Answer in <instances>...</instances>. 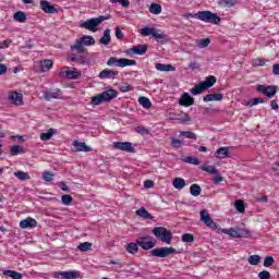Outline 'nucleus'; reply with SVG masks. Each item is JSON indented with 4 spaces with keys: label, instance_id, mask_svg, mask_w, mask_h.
Returning a JSON list of instances; mask_svg holds the SVG:
<instances>
[{
    "label": "nucleus",
    "instance_id": "a19ab883",
    "mask_svg": "<svg viewBox=\"0 0 279 279\" xmlns=\"http://www.w3.org/2000/svg\"><path fill=\"white\" fill-rule=\"evenodd\" d=\"M92 247H93V243L84 242L77 246V250H80V252H90Z\"/></svg>",
    "mask_w": 279,
    "mask_h": 279
},
{
    "label": "nucleus",
    "instance_id": "2f4dec72",
    "mask_svg": "<svg viewBox=\"0 0 279 279\" xmlns=\"http://www.w3.org/2000/svg\"><path fill=\"white\" fill-rule=\"evenodd\" d=\"M238 239H247L250 236V230L245 228H235Z\"/></svg>",
    "mask_w": 279,
    "mask_h": 279
},
{
    "label": "nucleus",
    "instance_id": "2eb2a0df",
    "mask_svg": "<svg viewBox=\"0 0 279 279\" xmlns=\"http://www.w3.org/2000/svg\"><path fill=\"white\" fill-rule=\"evenodd\" d=\"M126 56H145L147 53V46L140 45L137 47L125 50Z\"/></svg>",
    "mask_w": 279,
    "mask_h": 279
},
{
    "label": "nucleus",
    "instance_id": "1a4fd4ad",
    "mask_svg": "<svg viewBox=\"0 0 279 279\" xmlns=\"http://www.w3.org/2000/svg\"><path fill=\"white\" fill-rule=\"evenodd\" d=\"M255 90L262 93V95H265L268 99H274L278 93V87L276 85H256Z\"/></svg>",
    "mask_w": 279,
    "mask_h": 279
},
{
    "label": "nucleus",
    "instance_id": "bb28decb",
    "mask_svg": "<svg viewBox=\"0 0 279 279\" xmlns=\"http://www.w3.org/2000/svg\"><path fill=\"white\" fill-rule=\"evenodd\" d=\"M173 189H177V191H182L184 186H186V181L183 178H175L172 181Z\"/></svg>",
    "mask_w": 279,
    "mask_h": 279
},
{
    "label": "nucleus",
    "instance_id": "473e14b6",
    "mask_svg": "<svg viewBox=\"0 0 279 279\" xmlns=\"http://www.w3.org/2000/svg\"><path fill=\"white\" fill-rule=\"evenodd\" d=\"M129 254H136L138 252V240L136 242H131L125 247Z\"/></svg>",
    "mask_w": 279,
    "mask_h": 279
},
{
    "label": "nucleus",
    "instance_id": "79ce46f5",
    "mask_svg": "<svg viewBox=\"0 0 279 279\" xmlns=\"http://www.w3.org/2000/svg\"><path fill=\"white\" fill-rule=\"evenodd\" d=\"M23 149H24L23 146L15 145L11 147L10 154L11 156H19V154L23 153Z\"/></svg>",
    "mask_w": 279,
    "mask_h": 279
},
{
    "label": "nucleus",
    "instance_id": "20e7f679",
    "mask_svg": "<svg viewBox=\"0 0 279 279\" xmlns=\"http://www.w3.org/2000/svg\"><path fill=\"white\" fill-rule=\"evenodd\" d=\"M151 232L156 239L161 241V243L171 245V241H173V233L170 230L165 227H155Z\"/></svg>",
    "mask_w": 279,
    "mask_h": 279
},
{
    "label": "nucleus",
    "instance_id": "f03ea898",
    "mask_svg": "<svg viewBox=\"0 0 279 279\" xmlns=\"http://www.w3.org/2000/svg\"><path fill=\"white\" fill-rule=\"evenodd\" d=\"M119 93L117 90L109 88L97 96L92 97L93 106H99L101 104H106L108 101H112V99H117Z\"/></svg>",
    "mask_w": 279,
    "mask_h": 279
},
{
    "label": "nucleus",
    "instance_id": "f3484780",
    "mask_svg": "<svg viewBox=\"0 0 279 279\" xmlns=\"http://www.w3.org/2000/svg\"><path fill=\"white\" fill-rule=\"evenodd\" d=\"M10 104L14 106H23V94L17 92H10L8 96Z\"/></svg>",
    "mask_w": 279,
    "mask_h": 279
},
{
    "label": "nucleus",
    "instance_id": "c85d7f7f",
    "mask_svg": "<svg viewBox=\"0 0 279 279\" xmlns=\"http://www.w3.org/2000/svg\"><path fill=\"white\" fill-rule=\"evenodd\" d=\"M58 131L56 129H49L46 133L40 134V141H51L53 134H57Z\"/></svg>",
    "mask_w": 279,
    "mask_h": 279
},
{
    "label": "nucleus",
    "instance_id": "6ab92c4d",
    "mask_svg": "<svg viewBox=\"0 0 279 279\" xmlns=\"http://www.w3.org/2000/svg\"><path fill=\"white\" fill-rule=\"evenodd\" d=\"M36 226H38V221H36V219H34L32 217H28V218L20 221V228H22V230L36 228Z\"/></svg>",
    "mask_w": 279,
    "mask_h": 279
},
{
    "label": "nucleus",
    "instance_id": "de8ad7c7",
    "mask_svg": "<svg viewBox=\"0 0 279 279\" xmlns=\"http://www.w3.org/2000/svg\"><path fill=\"white\" fill-rule=\"evenodd\" d=\"M184 162H186L187 165H199V159H197V157H193V156H189L184 158Z\"/></svg>",
    "mask_w": 279,
    "mask_h": 279
},
{
    "label": "nucleus",
    "instance_id": "f704fd0d",
    "mask_svg": "<svg viewBox=\"0 0 279 279\" xmlns=\"http://www.w3.org/2000/svg\"><path fill=\"white\" fill-rule=\"evenodd\" d=\"M138 104L140 106H143L146 110H149V108H151V100H149V98L145 96H141L138 98Z\"/></svg>",
    "mask_w": 279,
    "mask_h": 279
},
{
    "label": "nucleus",
    "instance_id": "4be33fe9",
    "mask_svg": "<svg viewBox=\"0 0 279 279\" xmlns=\"http://www.w3.org/2000/svg\"><path fill=\"white\" fill-rule=\"evenodd\" d=\"M155 69L157 71H160L161 73H169L171 71H175V68L171 64H165V63H156Z\"/></svg>",
    "mask_w": 279,
    "mask_h": 279
},
{
    "label": "nucleus",
    "instance_id": "4468645a",
    "mask_svg": "<svg viewBox=\"0 0 279 279\" xmlns=\"http://www.w3.org/2000/svg\"><path fill=\"white\" fill-rule=\"evenodd\" d=\"M82 276V272L77 270L72 271H59L53 275V278H61V279H77Z\"/></svg>",
    "mask_w": 279,
    "mask_h": 279
},
{
    "label": "nucleus",
    "instance_id": "864d4df0",
    "mask_svg": "<svg viewBox=\"0 0 279 279\" xmlns=\"http://www.w3.org/2000/svg\"><path fill=\"white\" fill-rule=\"evenodd\" d=\"M201 169L203 171H206L207 173H211V174L217 173V168H215L214 166H202Z\"/></svg>",
    "mask_w": 279,
    "mask_h": 279
},
{
    "label": "nucleus",
    "instance_id": "8fccbe9b",
    "mask_svg": "<svg viewBox=\"0 0 279 279\" xmlns=\"http://www.w3.org/2000/svg\"><path fill=\"white\" fill-rule=\"evenodd\" d=\"M181 240L183 243H193V241H195V236H193L191 233H184Z\"/></svg>",
    "mask_w": 279,
    "mask_h": 279
},
{
    "label": "nucleus",
    "instance_id": "69168bd1",
    "mask_svg": "<svg viewBox=\"0 0 279 279\" xmlns=\"http://www.w3.org/2000/svg\"><path fill=\"white\" fill-rule=\"evenodd\" d=\"M125 35H123V32L121 31L120 27L116 28V37L118 38V40H123Z\"/></svg>",
    "mask_w": 279,
    "mask_h": 279
},
{
    "label": "nucleus",
    "instance_id": "0eeeda50",
    "mask_svg": "<svg viewBox=\"0 0 279 279\" xmlns=\"http://www.w3.org/2000/svg\"><path fill=\"white\" fill-rule=\"evenodd\" d=\"M171 254H178V250L169 246L157 247L150 251V255L155 258H167V256H171Z\"/></svg>",
    "mask_w": 279,
    "mask_h": 279
},
{
    "label": "nucleus",
    "instance_id": "0e129e2a",
    "mask_svg": "<svg viewBox=\"0 0 279 279\" xmlns=\"http://www.w3.org/2000/svg\"><path fill=\"white\" fill-rule=\"evenodd\" d=\"M265 59H255L253 61V66H265Z\"/></svg>",
    "mask_w": 279,
    "mask_h": 279
},
{
    "label": "nucleus",
    "instance_id": "e433bc0d",
    "mask_svg": "<svg viewBox=\"0 0 279 279\" xmlns=\"http://www.w3.org/2000/svg\"><path fill=\"white\" fill-rule=\"evenodd\" d=\"M148 10L150 14H155V15L162 13V7L158 3H151Z\"/></svg>",
    "mask_w": 279,
    "mask_h": 279
},
{
    "label": "nucleus",
    "instance_id": "7c9ffc66",
    "mask_svg": "<svg viewBox=\"0 0 279 279\" xmlns=\"http://www.w3.org/2000/svg\"><path fill=\"white\" fill-rule=\"evenodd\" d=\"M229 154H230V150L228 149V147H220L217 149L215 156L216 158L223 159V158H228Z\"/></svg>",
    "mask_w": 279,
    "mask_h": 279
},
{
    "label": "nucleus",
    "instance_id": "09e8293b",
    "mask_svg": "<svg viewBox=\"0 0 279 279\" xmlns=\"http://www.w3.org/2000/svg\"><path fill=\"white\" fill-rule=\"evenodd\" d=\"M235 210H238V213H245V203L241 199L235 201Z\"/></svg>",
    "mask_w": 279,
    "mask_h": 279
},
{
    "label": "nucleus",
    "instance_id": "72a5a7b5",
    "mask_svg": "<svg viewBox=\"0 0 279 279\" xmlns=\"http://www.w3.org/2000/svg\"><path fill=\"white\" fill-rule=\"evenodd\" d=\"M70 60L72 62H76L77 64H88V60L86 59V57L84 56H75V54H72Z\"/></svg>",
    "mask_w": 279,
    "mask_h": 279
},
{
    "label": "nucleus",
    "instance_id": "a211bd4d",
    "mask_svg": "<svg viewBox=\"0 0 279 279\" xmlns=\"http://www.w3.org/2000/svg\"><path fill=\"white\" fill-rule=\"evenodd\" d=\"M40 10H43V12H45V14H56L58 12V9H56V7H53L47 0L40 1Z\"/></svg>",
    "mask_w": 279,
    "mask_h": 279
},
{
    "label": "nucleus",
    "instance_id": "13d9d810",
    "mask_svg": "<svg viewBox=\"0 0 279 279\" xmlns=\"http://www.w3.org/2000/svg\"><path fill=\"white\" fill-rule=\"evenodd\" d=\"M208 45H210V39H208V38L201 39L198 43L199 49H206V47H208Z\"/></svg>",
    "mask_w": 279,
    "mask_h": 279
},
{
    "label": "nucleus",
    "instance_id": "a878e982",
    "mask_svg": "<svg viewBox=\"0 0 279 279\" xmlns=\"http://www.w3.org/2000/svg\"><path fill=\"white\" fill-rule=\"evenodd\" d=\"M201 84H203L205 90H208V88H213V86H215V84H217V77H215L213 75L207 76L204 82H201Z\"/></svg>",
    "mask_w": 279,
    "mask_h": 279
},
{
    "label": "nucleus",
    "instance_id": "dca6fc26",
    "mask_svg": "<svg viewBox=\"0 0 279 279\" xmlns=\"http://www.w3.org/2000/svg\"><path fill=\"white\" fill-rule=\"evenodd\" d=\"M114 149H120V151H128L129 154H134V146L130 142H116L113 143Z\"/></svg>",
    "mask_w": 279,
    "mask_h": 279
},
{
    "label": "nucleus",
    "instance_id": "c03bdc74",
    "mask_svg": "<svg viewBox=\"0 0 279 279\" xmlns=\"http://www.w3.org/2000/svg\"><path fill=\"white\" fill-rule=\"evenodd\" d=\"M180 136H185V138H191L192 141H197V135L191 131H182Z\"/></svg>",
    "mask_w": 279,
    "mask_h": 279
},
{
    "label": "nucleus",
    "instance_id": "58836bf2",
    "mask_svg": "<svg viewBox=\"0 0 279 279\" xmlns=\"http://www.w3.org/2000/svg\"><path fill=\"white\" fill-rule=\"evenodd\" d=\"M153 38H155L156 40H165V38H167V35H165V33H162V31L157 29V28H153V34H151Z\"/></svg>",
    "mask_w": 279,
    "mask_h": 279
},
{
    "label": "nucleus",
    "instance_id": "4d7b16f0",
    "mask_svg": "<svg viewBox=\"0 0 279 279\" xmlns=\"http://www.w3.org/2000/svg\"><path fill=\"white\" fill-rule=\"evenodd\" d=\"M274 263H276V260L274 259V257L271 256H267L264 259V267H271V265H274Z\"/></svg>",
    "mask_w": 279,
    "mask_h": 279
},
{
    "label": "nucleus",
    "instance_id": "393cba45",
    "mask_svg": "<svg viewBox=\"0 0 279 279\" xmlns=\"http://www.w3.org/2000/svg\"><path fill=\"white\" fill-rule=\"evenodd\" d=\"M135 214L137 215V217H141L142 219H146L150 221L154 220V216H151V214H149V211H147L145 207L137 209Z\"/></svg>",
    "mask_w": 279,
    "mask_h": 279
},
{
    "label": "nucleus",
    "instance_id": "cd10ccee",
    "mask_svg": "<svg viewBox=\"0 0 279 279\" xmlns=\"http://www.w3.org/2000/svg\"><path fill=\"white\" fill-rule=\"evenodd\" d=\"M190 195H192V197H199V195H202V186H199V184H192L190 186Z\"/></svg>",
    "mask_w": 279,
    "mask_h": 279
},
{
    "label": "nucleus",
    "instance_id": "338daca9",
    "mask_svg": "<svg viewBox=\"0 0 279 279\" xmlns=\"http://www.w3.org/2000/svg\"><path fill=\"white\" fill-rule=\"evenodd\" d=\"M180 123H189L191 121V116L184 113L183 117L179 118Z\"/></svg>",
    "mask_w": 279,
    "mask_h": 279
},
{
    "label": "nucleus",
    "instance_id": "ddd939ff",
    "mask_svg": "<svg viewBox=\"0 0 279 279\" xmlns=\"http://www.w3.org/2000/svg\"><path fill=\"white\" fill-rule=\"evenodd\" d=\"M201 221L210 230H217L218 228L217 222L213 220L210 214H208V210L206 209L201 210Z\"/></svg>",
    "mask_w": 279,
    "mask_h": 279
},
{
    "label": "nucleus",
    "instance_id": "4c0bfd02",
    "mask_svg": "<svg viewBox=\"0 0 279 279\" xmlns=\"http://www.w3.org/2000/svg\"><path fill=\"white\" fill-rule=\"evenodd\" d=\"M3 276H9L12 279H23V275L14 270H3Z\"/></svg>",
    "mask_w": 279,
    "mask_h": 279
},
{
    "label": "nucleus",
    "instance_id": "f8f14e48",
    "mask_svg": "<svg viewBox=\"0 0 279 279\" xmlns=\"http://www.w3.org/2000/svg\"><path fill=\"white\" fill-rule=\"evenodd\" d=\"M53 66V61L49 59L36 61L34 64V71L36 73H47Z\"/></svg>",
    "mask_w": 279,
    "mask_h": 279
},
{
    "label": "nucleus",
    "instance_id": "ea45409f",
    "mask_svg": "<svg viewBox=\"0 0 279 279\" xmlns=\"http://www.w3.org/2000/svg\"><path fill=\"white\" fill-rule=\"evenodd\" d=\"M204 90H206V89H205L203 83H199V84L195 85V86L191 89V93H192V95L195 96V95H202V93H204Z\"/></svg>",
    "mask_w": 279,
    "mask_h": 279
},
{
    "label": "nucleus",
    "instance_id": "6e6d98bb",
    "mask_svg": "<svg viewBox=\"0 0 279 279\" xmlns=\"http://www.w3.org/2000/svg\"><path fill=\"white\" fill-rule=\"evenodd\" d=\"M110 3H120L122 8H130V0H110Z\"/></svg>",
    "mask_w": 279,
    "mask_h": 279
},
{
    "label": "nucleus",
    "instance_id": "37998d69",
    "mask_svg": "<svg viewBox=\"0 0 279 279\" xmlns=\"http://www.w3.org/2000/svg\"><path fill=\"white\" fill-rule=\"evenodd\" d=\"M14 175L15 178H17V180H21L22 182H25V180H29V174L23 171H16L14 172Z\"/></svg>",
    "mask_w": 279,
    "mask_h": 279
},
{
    "label": "nucleus",
    "instance_id": "423d86ee",
    "mask_svg": "<svg viewBox=\"0 0 279 279\" xmlns=\"http://www.w3.org/2000/svg\"><path fill=\"white\" fill-rule=\"evenodd\" d=\"M108 66H119L120 69H125V66H136V60L110 57L107 61Z\"/></svg>",
    "mask_w": 279,
    "mask_h": 279
},
{
    "label": "nucleus",
    "instance_id": "603ef678",
    "mask_svg": "<svg viewBox=\"0 0 279 279\" xmlns=\"http://www.w3.org/2000/svg\"><path fill=\"white\" fill-rule=\"evenodd\" d=\"M153 33H154V27L146 26V27L140 29L141 36H151Z\"/></svg>",
    "mask_w": 279,
    "mask_h": 279
},
{
    "label": "nucleus",
    "instance_id": "f257e3e1",
    "mask_svg": "<svg viewBox=\"0 0 279 279\" xmlns=\"http://www.w3.org/2000/svg\"><path fill=\"white\" fill-rule=\"evenodd\" d=\"M109 19L110 15H100L98 17H92L81 23L80 27H82V29H87L88 32H93L95 34V32L99 31V25H101L104 21H109Z\"/></svg>",
    "mask_w": 279,
    "mask_h": 279
},
{
    "label": "nucleus",
    "instance_id": "3c124183",
    "mask_svg": "<svg viewBox=\"0 0 279 279\" xmlns=\"http://www.w3.org/2000/svg\"><path fill=\"white\" fill-rule=\"evenodd\" d=\"M259 263H260V257L258 255H251L248 257V264L250 265L256 266V265H259Z\"/></svg>",
    "mask_w": 279,
    "mask_h": 279
},
{
    "label": "nucleus",
    "instance_id": "5fc2aeb1",
    "mask_svg": "<svg viewBox=\"0 0 279 279\" xmlns=\"http://www.w3.org/2000/svg\"><path fill=\"white\" fill-rule=\"evenodd\" d=\"M258 104H265V99L263 98H253L247 102V106H258Z\"/></svg>",
    "mask_w": 279,
    "mask_h": 279
},
{
    "label": "nucleus",
    "instance_id": "49530a36",
    "mask_svg": "<svg viewBox=\"0 0 279 279\" xmlns=\"http://www.w3.org/2000/svg\"><path fill=\"white\" fill-rule=\"evenodd\" d=\"M221 232L223 234H228L229 236H232L233 239H238V236H236V228L222 229Z\"/></svg>",
    "mask_w": 279,
    "mask_h": 279
},
{
    "label": "nucleus",
    "instance_id": "e2e57ef3",
    "mask_svg": "<svg viewBox=\"0 0 279 279\" xmlns=\"http://www.w3.org/2000/svg\"><path fill=\"white\" fill-rule=\"evenodd\" d=\"M12 45V40L5 39L3 41H0V49H8Z\"/></svg>",
    "mask_w": 279,
    "mask_h": 279
},
{
    "label": "nucleus",
    "instance_id": "9d476101",
    "mask_svg": "<svg viewBox=\"0 0 279 279\" xmlns=\"http://www.w3.org/2000/svg\"><path fill=\"white\" fill-rule=\"evenodd\" d=\"M137 245L146 252L154 250V247H156V239L151 238L150 235L141 236L137 239Z\"/></svg>",
    "mask_w": 279,
    "mask_h": 279
},
{
    "label": "nucleus",
    "instance_id": "aec40b11",
    "mask_svg": "<svg viewBox=\"0 0 279 279\" xmlns=\"http://www.w3.org/2000/svg\"><path fill=\"white\" fill-rule=\"evenodd\" d=\"M179 104L180 106H184L185 108H189V106H193V104H195V99L191 97V94L184 93L179 99Z\"/></svg>",
    "mask_w": 279,
    "mask_h": 279
},
{
    "label": "nucleus",
    "instance_id": "a18cd8bd",
    "mask_svg": "<svg viewBox=\"0 0 279 279\" xmlns=\"http://www.w3.org/2000/svg\"><path fill=\"white\" fill-rule=\"evenodd\" d=\"M61 202L64 206H71V204L73 203V197L69 194H64L61 197Z\"/></svg>",
    "mask_w": 279,
    "mask_h": 279
},
{
    "label": "nucleus",
    "instance_id": "c756f323",
    "mask_svg": "<svg viewBox=\"0 0 279 279\" xmlns=\"http://www.w3.org/2000/svg\"><path fill=\"white\" fill-rule=\"evenodd\" d=\"M110 40H111L110 28H107L104 32V36L99 39V43H100V45L108 46V45H110Z\"/></svg>",
    "mask_w": 279,
    "mask_h": 279
},
{
    "label": "nucleus",
    "instance_id": "c9c22d12",
    "mask_svg": "<svg viewBox=\"0 0 279 279\" xmlns=\"http://www.w3.org/2000/svg\"><path fill=\"white\" fill-rule=\"evenodd\" d=\"M13 19L14 21H17V23H25V21H27V15L25 12L17 11L14 13Z\"/></svg>",
    "mask_w": 279,
    "mask_h": 279
},
{
    "label": "nucleus",
    "instance_id": "b1692460",
    "mask_svg": "<svg viewBox=\"0 0 279 279\" xmlns=\"http://www.w3.org/2000/svg\"><path fill=\"white\" fill-rule=\"evenodd\" d=\"M223 100V95L222 94H209L204 96L203 101L205 104H208V101H222Z\"/></svg>",
    "mask_w": 279,
    "mask_h": 279
},
{
    "label": "nucleus",
    "instance_id": "6e6552de",
    "mask_svg": "<svg viewBox=\"0 0 279 279\" xmlns=\"http://www.w3.org/2000/svg\"><path fill=\"white\" fill-rule=\"evenodd\" d=\"M59 75L65 80H80L82 77V72L75 68L65 66L60 71Z\"/></svg>",
    "mask_w": 279,
    "mask_h": 279
},
{
    "label": "nucleus",
    "instance_id": "680f3d73",
    "mask_svg": "<svg viewBox=\"0 0 279 279\" xmlns=\"http://www.w3.org/2000/svg\"><path fill=\"white\" fill-rule=\"evenodd\" d=\"M259 279H269L271 278V274L267 270H263L258 274Z\"/></svg>",
    "mask_w": 279,
    "mask_h": 279
},
{
    "label": "nucleus",
    "instance_id": "9b49d317",
    "mask_svg": "<svg viewBox=\"0 0 279 279\" xmlns=\"http://www.w3.org/2000/svg\"><path fill=\"white\" fill-rule=\"evenodd\" d=\"M41 93L46 101H51V99H62V89L60 88H46Z\"/></svg>",
    "mask_w": 279,
    "mask_h": 279
},
{
    "label": "nucleus",
    "instance_id": "5701e85b",
    "mask_svg": "<svg viewBox=\"0 0 279 279\" xmlns=\"http://www.w3.org/2000/svg\"><path fill=\"white\" fill-rule=\"evenodd\" d=\"M119 75V72L112 71L110 69H105L99 73L100 80H110V77H114Z\"/></svg>",
    "mask_w": 279,
    "mask_h": 279
},
{
    "label": "nucleus",
    "instance_id": "052dcab7",
    "mask_svg": "<svg viewBox=\"0 0 279 279\" xmlns=\"http://www.w3.org/2000/svg\"><path fill=\"white\" fill-rule=\"evenodd\" d=\"M43 180H45V182H51V180H53V173L47 171L44 172Z\"/></svg>",
    "mask_w": 279,
    "mask_h": 279
},
{
    "label": "nucleus",
    "instance_id": "412c9836",
    "mask_svg": "<svg viewBox=\"0 0 279 279\" xmlns=\"http://www.w3.org/2000/svg\"><path fill=\"white\" fill-rule=\"evenodd\" d=\"M73 147H75L76 151H93V148L87 146L86 143L80 142L77 140L73 142Z\"/></svg>",
    "mask_w": 279,
    "mask_h": 279
},
{
    "label": "nucleus",
    "instance_id": "39448f33",
    "mask_svg": "<svg viewBox=\"0 0 279 279\" xmlns=\"http://www.w3.org/2000/svg\"><path fill=\"white\" fill-rule=\"evenodd\" d=\"M95 45V38L90 35H85L78 39H76L75 44L70 47L71 51H78V53L84 52L85 47H92Z\"/></svg>",
    "mask_w": 279,
    "mask_h": 279
},
{
    "label": "nucleus",
    "instance_id": "774afa93",
    "mask_svg": "<svg viewBox=\"0 0 279 279\" xmlns=\"http://www.w3.org/2000/svg\"><path fill=\"white\" fill-rule=\"evenodd\" d=\"M130 90H132V86H130V85L120 86V92L121 93H130Z\"/></svg>",
    "mask_w": 279,
    "mask_h": 279
},
{
    "label": "nucleus",
    "instance_id": "7ed1b4c3",
    "mask_svg": "<svg viewBox=\"0 0 279 279\" xmlns=\"http://www.w3.org/2000/svg\"><path fill=\"white\" fill-rule=\"evenodd\" d=\"M190 16L198 19V21H203V23H211V25H219V23H221V17L210 11H199L194 15L190 14Z\"/></svg>",
    "mask_w": 279,
    "mask_h": 279
},
{
    "label": "nucleus",
    "instance_id": "bf43d9fd",
    "mask_svg": "<svg viewBox=\"0 0 279 279\" xmlns=\"http://www.w3.org/2000/svg\"><path fill=\"white\" fill-rule=\"evenodd\" d=\"M172 147H174L175 149H179V147L181 145H183V142L181 140H178L175 137H172V142H171Z\"/></svg>",
    "mask_w": 279,
    "mask_h": 279
}]
</instances>
